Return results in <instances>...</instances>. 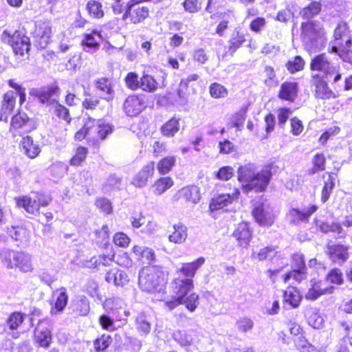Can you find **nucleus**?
<instances>
[{
  "label": "nucleus",
  "instance_id": "obj_9",
  "mask_svg": "<svg viewBox=\"0 0 352 352\" xmlns=\"http://www.w3.org/2000/svg\"><path fill=\"white\" fill-rule=\"evenodd\" d=\"M309 69L312 72L320 73L327 78H333L334 82L342 78L340 65L333 63L325 52L317 54L311 59Z\"/></svg>",
  "mask_w": 352,
  "mask_h": 352
},
{
  "label": "nucleus",
  "instance_id": "obj_25",
  "mask_svg": "<svg viewBox=\"0 0 352 352\" xmlns=\"http://www.w3.org/2000/svg\"><path fill=\"white\" fill-rule=\"evenodd\" d=\"M104 280L109 284H113L116 287H124L129 281L130 278L126 272L119 268H111L107 270L104 275Z\"/></svg>",
  "mask_w": 352,
  "mask_h": 352
},
{
  "label": "nucleus",
  "instance_id": "obj_37",
  "mask_svg": "<svg viewBox=\"0 0 352 352\" xmlns=\"http://www.w3.org/2000/svg\"><path fill=\"white\" fill-rule=\"evenodd\" d=\"M131 252L137 259L142 263L151 264L155 259V254L153 249L135 245L131 248Z\"/></svg>",
  "mask_w": 352,
  "mask_h": 352
},
{
  "label": "nucleus",
  "instance_id": "obj_13",
  "mask_svg": "<svg viewBox=\"0 0 352 352\" xmlns=\"http://www.w3.org/2000/svg\"><path fill=\"white\" fill-rule=\"evenodd\" d=\"M215 2L214 0H208L205 10L210 14V18L212 20L219 19L216 28L215 34L220 37H223L226 32L230 28V20L231 16H234L232 10H227L224 12H214Z\"/></svg>",
  "mask_w": 352,
  "mask_h": 352
},
{
  "label": "nucleus",
  "instance_id": "obj_34",
  "mask_svg": "<svg viewBox=\"0 0 352 352\" xmlns=\"http://www.w3.org/2000/svg\"><path fill=\"white\" fill-rule=\"evenodd\" d=\"M89 155L88 147L78 144L74 148L73 153L68 163L73 167H80L86 162Z\"/></svg>",
  "mask_w": 352,
  "mask_h": 352
},
{
  "label": "nucleus",
  "instance_id": "obj_60",
  "mask_svg": "<svg viewBox=\"0 0 352 352\" xmlns=\"http://www.w3.org/2000/svg\"><path fill=\"white\" fill-rule=\"evenodd\" d=\"M307 270L293 269L283 276V282L287 283L290 278H293L296 283H300L307 278Z\"/></svg>",
  "mask_w": 352,
  "mask_h": 352
},
{
  "label": "nucleus",
  "instance_id": "obj_31",
  "mask_svg": "<svg viewBox=\"0 0 352 352\" xmlns=\"http://www.w3.org/2000/svg\"><path fill=\"white\" fill-rule=\"evenodd\" d=\"M322 280L312 279L311 280V287L308 289L305 294V298L307 300H315L320 296L326 294H331L333 291V287L330 286L327 287H322Z\"/></svg>",
  "mask_w": 352,
  "mask_h": 352
},
{
  "label": "nucleus",
  "instance_id": "obj_42",
  "mask_svg": "<svg viewBox=\"0 0 352 352\" xmlns=\"http://www.w3.org/2000/svg\"><path fill=\"white\" fill-rule=\"evenodd\" d=\"M311 167L307 171L309 176L314 175L319 172L324 171L326 169L327 158L322 152L315 153L311 158Z\"/></svg>",
  "mask_w": 352,
  "mask_h": 352
},
{
  "label": "nucleus",
  "instance_id": "obj_58",
  "mask_svg": "<svg viewBox=\"0 0 352 352\" xmlns=\"http://www.w3.org/2000/svg\"><path fill=\"white\" fill-rule=\"evenodd\" d=\"M325 280L331 284L342 285L344 283L343 274L340 269L333 267L327 274Z\"/></svg>",
  "mask_w": 352,
  "mask_h": 352
},
{
  "label": "nucleus",
  "instance_id": "obj_47",
  "mask_svg": "<svg viewBox=\"0 0 352 352\" xmlns=\"http://www.w3.org/2000/svg\"><path fill=\"white\" fill-rule=\"evenodd\" d=\"M160 82L151 74H143L141 76L140 88L146 93H154L160 88Z\"/></svg>",
  "mask_w": 352,
  "mask_h": 352
},
{
  "label": "nucleus",
  "instance_id": "obj_21",
  "mask_svg": "<svg viewBox=\"0 0 352 352\" xmlns=\"http://www.w3.org/2000/svg\"><path fill=\"white\" fill-rule=\"evenodd\" d=\"M327 254L333 263L342 265L349 258L348 246L341 243L329 244L327 246Z\"/></svg>",
  "mask_w": 352,
  "mask_h": 352
},
{
  "label": "nucleus",
  "instance_id": "obj_39",
  "mask_svg": "<svg viewBox=\"0 0 352 352\" xmlns=\"http://www.w3.org/2000/svg\"><path fill=\"white\" fill-rule=\"evenodd\" d=\"M179 118L172 117L160 128L161 135L165 138H173L180 129Z\"/></svg>",
  "mask_w": 352,
  "mask_h": 352
},
{
  "label": "nucleus",
  "instance_id": "obj_8",
  "mask_svg": "<svg viewBox=\"0 0 352 352\" xmlns=\"http://www.w3.org/2000/svg\"><path fill=\"white\" fill-rule=\"evenodd\" d=\"M1 40L12 48L16 56H24L31 48L30 38L23 29L14 31L4 30L1 34Z\"/></svg>",
  "mask_w": 352,
  "mask_h": 352
},
{
  "label": "nucleus",
  "instance_id": "obj_44",
  "mask_svg": "<svg viewBox=\"0 0 352 352\" xmlns=\"http://www.w3.org/2000/svg\"><path fill=\"white\" fill-rule=\"evenodd\" d=\"M204 257H199L194 261L183 263L179 271L186 277L185 278L192 279L197 270L204 265Z\"/></svg>",
  "mask_w": 352,
  "mask_h": 352
},
{
  "label": "nucleus",
  "instance_id": "obj_14",
  "mask_svg": "<svg viewBox=\"0 0 352 352\" xmlns=\"http://www.w3.org/2000/svg\"><path fill=\"white\" fill-rule=\"evenodd\" d=\"M324 78L319 74H313L311 76L310 83L315 98L318 100L336 99L338 95L330 88Z\"/></svg>",
  "mask_w": 352,
  "mask_h": 352
},
{
  "label": "nucleus",
  "instance_id": "obj_29",
  "mask_svg": "<svg viewBox=\"0 0 352 352\" xmlns=\"http://www.w3.org/2000/svg\"><path fill=\"white\" fill-rule=\"evenodd\" d=\"M55 300L51 303V314L61 313L65 309L69 301V295L66 287H62L53 292Z\"/></svg>",
  "mask_w": 352,
  "mask_h": 352
},
{
  "label": "nucleus",
  "instance_id": "obj_61",
  "mask_svg": "<svg viewBox=\"0 0 352 352\" xmlns=\"http://www.w3.org/2000/svg\"><path fill=\"white\" fill-rule=\"evenodd\" d=\"M235 326L238 331L246 333L253 329L254 322L251 318L243 316L236 321Z\"/></svg>",
  "mask_w": 352,
  "mask_h": 352
},
{
  "label": "nucleus",
  "instance_id": "obj_19",
  "mask_svg": "<svg viewBox=\"0 0 352 352\" xmlns=\"http://www.w3.org/2000/svg\"><path fill=\"white\" fill-rule=\"evenodd\" d=\"M33 37L38 47L45 48L52 41V26L50 23L44 21H38L35 25Z\"/></svg>",
  "mask_w": 352,
  "mask_h": 352
},
{
  "label": "nucleus",
  "instance_id": "obj_5",
  "mask_svg": "<svg viewBox=\"0 0 352 352\" xmlns=\"http://www.w3.org/2000/svg\"><path fill=\"white\" fill-rule=\"evenodd\" d=\"M9 87L15 91L8 90L2 96L0 104V120L7 122L9 116L13 112L16 106V95L19 98V104L21 106L26 101V89L21 84L17 82L15 79L11 78L7 80Z\"/></svg>",
  "mask_w": 352,
  "mask_h": 352
},
{
  "label": "nucleus",
  "instance_id": "obj_3",
  "mask_svg": "<svg viewBox=\"0 0 352 352\" xmlns=\"http://www.w3.org/2000/svg\"><path fill=\"white\" fill-rule=\"evenodd\" d=\"M168 273L162 267L149 265L144 267L139 274L138 284L142 290L153 295V300L162 298L166 287Z\"/></svg>",
  "mask_w": 352,
  "mask_h": 352
},
{
  "label": "nucleus",
  "instance_id": "obj_6",
  "mask_svg": "<svg viewBox=\"0 0 352 352\" xmlns=\"http://www.w3.org/2000/svg\"><path fill=\"white\" fill-rule=\"evenodd\" d=\"M174 295L170 296L165 290L162 298H157V301L164 302V306L169 310H173L183 304L184 298L187 294L193 289L194 283L191 278L181 277L174 278L170 285Z\"/></svg>",
  "mask_w": 352,
  "mask_h": 352
},
{
  "label": "nucleus",
  "instance_id": "obj_48",
  "mask_svg": "<svg viewBox=\"0 0 352 352\" xmlns=\"http://www.w3.org/2000/svg\"><path fill=\"white\" fill-rule=\"evenodd\" d=\"M86 10L90 17L100 19L104 16L102 3L97 0H89L86 4Z\"/></svg>",
  "mask_w": 352,
  "mask_h": 352
},
{
  "label": "nucleus",
  "instance_id": "obj_35",
  "mask_svg": "<svg viewBox=\"0 0 352 352\" xmlns=\"http://www.w3.org/2000/svg\"><path fill=\"white\" fill-rule=\"evenodd\" d=\"M110 230L105 224L94 231V242L100 248H109L112 245L109 241Z\"/></svg>",
  "mask_w": 352,
  "mask_h": 352
},
{
  "label": "nucleus",
  "instance_id": "obj_50",
  "mask_svg": "<svg viewBox=\"0 0 352 352\" xmlns=\"http://www.w3.org/2000/svg\"><path fill=\"white\" fill-rule=\"evenodd\" d=\"M25 318V314L21 311H14L11 313L8 319L6 324L11 331L17 330L23 323Z\"/></svg>",
  "mask_w": 352,
  "mask_h": 352
},
{
  "label": "nucleus",
  "instance_id": "obj_40",
  "mask_svg": "<svg viewBox=\"0 0 352 352\" xmlns=\"http://www.w3.org/2000/svg\"><path fill=\"white\" fill-rule=\"evenodd\" d=\"M283 301L287 303L292 308H297L299 307L302 296L298 289L293 286H288L283 293Z\"/></svg>",
  "mask_w": 352,
  "mask_h": 352
},
{
  "label": "nucleus",
  "instance_id": "obj_22",
  "mask_svg": "<svg viewBox=\"0 0 352 352\" xmlns=\"http://www.w3.org/2000/svg\"><path fill=\"white\" fill-rule=\"evenodd\" d=\"M252 215L254 221L261 226H271L275 220V215L268 210L263 203L254 206L252 210Z\"/></svg>",
  "mask_w": 352,
  "mask_h": 352
},
{
  "label": "nucleus",
  "instance_id": "obj_12",
  "mask_svg": "<svg viewBox=\"0 0 352 352\" xmlns=\"http://www.w3.org/2000/svg\"><path fill=\"white\" fill-rule=\"evenodd\" d=\"M36 128L34 121L23 111H18L11 118L9 132L12 138H19Z\"/></svg>",
  "mask_w": 352,
  "mask_h": 352
},
{
  "label": "nucleus",
  "instance_id": "obj_38",
  "mask_svg": "<svg viewBox=\"0 0 352 352\" xmlns=\"http://www.w3.org/2000/svg\"><path fill=\"white\" fill-rule=\"evenodd\" d=\"M174 186V180L170 176L162 175L154 181L151 185L153 192L161 195Z\"/></svg>",
  "mask_w": 352,
  "mask_h": 352
},
{
  "label": "nucleus",
  "instance_id": "obj_27",
  "mask_svg": "<svg viewBox=\"0 0 352 352\" xmlns=\"http://www.w3.org/2000/svg\"><path fill=\"white\" fill-rule=\"evenodd\" d=\"M33 339L38 347L47 349L52 343V334L47 327L38 325L34 331Z\"/></svg>",
  "mask_w": 352,
  "mask_h": 352
},
{
  "label": "nucleus",
  "instance_id": "obj_4",
  "mask_svg": "<svg viewBox=\"0 0 352 352\" xmlns=\"http://www.w3.org/2000/svg\"><path fill=\"white\" fill-rule=\"evenodd\" d=\"M333 37L328 52L336 54L344 63L352 65V36L349 27L346 23L338 24Z\"/></svg>",
  "mask_w": 352,
  "mask_h": 352
},
{
  "label": "nucleus",
  "instance_id": "obj_32",
  "mask_svg": "<svg viewBox=\"0 0 352 352\" xmlns=\"http://www.w3.org/2000/svg\"><path fill=\"white\" fill-rule=\"evenodd\" d=\"M96 89L107 96L103 98L108 102L112 101L114 98L115 91L111 80L107 77H100L94 82Z\"/></svg>",
  "mask_w": 352,
  "mask_h": 352
},
{
  "label": "nucleus",
  "instance_id": "obj_7",
  "mask_svg": "<svg viewBox=\"0 0 352 352\" xmlns=\"http://www.w3.org/2000/svg\"><path fill=\"white\" fill-rule=\"evenodd\" d=\"M151 1L153 0H128L123 8L122 19L133 25L144 23L152 13L150 8L144 3Z\"/></svg>",
  "mask_w": 352,
  "mask_h": 352
},
{
  "label": "nucleus",
  "instance_id": "obj_43",
  "mask_svg": "<svg viewBox=\"0 0 352 352\" xmlns=\"http://www.w3.org/2000/svg\"><path fill=\"white\" fill-rule=\"evenodd\" d=\"M70 309L76 316H87L90 310L89 302L85 296L80 297L72 301Z\"/></svg>",
  "mask_w": 352,
  "mask_h": 352
},
{
  "label": "nucleus",
  "instance_id": "obj_59",
  "mask_svg": "<svg viewBox=\"0 0 352 352\" xmlns=\"http://www.w3.org/2000/svg\"><path fill=\"white\" fill-rule=\"evenodd\" d=\"M263 73L265 74L263 83L270 87H276L278 84L276 73L272 66L266 65L264 67Z\"/></svg>",
  "mask_w": 352,
  "mask_h": 352
},
{
  "label": "nucleus",
  "instance_id": "obj_51",
  "mask_svg": "<svg viewBox=\"0 0 352 352\" xmlns=\"http://www.w3.org/2000/svg\"><path fill=\"white\" fill-rule=\"evenodd\" d=\"M53 114L60 120L69 124L72 121L69 110L63 104L56 101L52 109Z\"/></svg>",
  "mask_w": 352,
  "mask_h": 352
},
{
  "label": "nucleus",
  "instance_id": "obj_64",
  "mask_svg": "<svg viewBox=\"0 0 352 352\" xmlns=\"http://www.w3.org/2000/svg\"><path fill=\"white\" fill-rule=\"evenodd\" d=\"M219 153L221 155H229L236 152L237 146L228 139L220 140L218 143Z\"/></svg>",
  "mask_w": 352,
  "mask_h": 352
},
{
  "label": "nucleus",
  "instance_id": "obj_49",
  "mask_svg": "<svg viewBox=\"0 0 352 352\" xmlns=\"http://www.w3.org/2000/svg\"><path fill=\"white\" fill-rule=\"evenodd\" d=\"M113 342L111 336L103 333L93 341L94 349L96 352H105Z\"/></svg>",
  "mask_w": 352,
  "mask_h": 352
},
{
  "label": "nucleus",
  "instance_id": "obj_28",
  "mask_svg": "<svg viewBox=\"0 0 352 352\" xmlns=\"http://www.w3.org/2000/svg\"><path fill=\"white\" fill-rule=\"evenodd\" d=\"M155 174V162L149 161L144 165L133 178L132 183L137 187L144 186Z\"/></svg>",
  "mask_w": 352,
  "mask_h": 352
},
{
  "label": "nucleus",
  "instance_id": "obj_53",
  "mask_svg": "<svg viewBox=\"0 0 352 352\" xmlns=\"http://www.w3.org/2000/svg\"><path fill=\"white\" fill-rule=\"evenodd\" d=\"M277 246L267 245L261 248L256 253V258L259 261H270L276 256Z\"/></svg>",
  "mask_w": 352,
  "mask_h": 352
},
{
  "label": "nucleus",
  "instance_id": "obj_52",
  "mask_svg": "<svg viewBox=\"0 0 352 352\" xmlns=\"http://www.w3.org/2000/svg\"><path fill=\"white\" fill-rule=\"evenodd\" d=\"M208 91L211 98L214 99L224 98L228 95V89L221 83L217 82H212L210 85Z\"/></svg>",
  "mask_w": 352,
  "mask_h": 352
},
{
  "label": "nucleus",
  "instance_id": "obj_33",
  "mask_svg": "<svg viewBox=\"0 0 352 352\" xmlns=\"http://www.w3.org/2000/svg\"><path fill=\"white\" fill-rule=\"evenodd\" d=\"M322 10L321 0H311V1L300 9L299 15L302 19L309 20L319 15Z\"/></svg>",
  "mask_w": 352,
  "mask_h": 352
},
{
  "label": "nucleus",
  "instance_id": "obj_36",
  "mask_svg": "<svg viewBox=\"0 0 352 352\" xmlns=\"http://www.w3.org/2000/svg\"><path fill=\"white\" fill-rule=\"evenodd\" d=\"M188 228L182 223H175L168 239L170 243L182 244L188 238Z\"/></svg>",
  "mask_w": 352,
  "mask_h": 352
},
{
  "label": "nucleus",
  "instance_id": "obj_20",
  "mask_svg": "<svg viewBox=\"0 0 352 352\" xmlns=\"http://www.w3.org/2000/svg\"><path fill=\"white\" fill-rule=\"evenodd\" d=\"M60 93L61 90L60 86L55 82L41 87V89L36 92V97L41 103L48 104L56 102V101L58 100Z\"/></svg>",
  "mask_w": 352,
  "mask_h": 352
},
{
  "label": "nucleus",
  "instance_id": "obj_17",
  "mask_svg": "<svg viewBox=\"0 0 352 352\" xmlns=\"http://www.w3.org/2000/svg\"><path fill=\"white\" fill-rule=\"evenodd\" d=\"M240 195L241 192L238 188H235L231 194L221 193L216 195L210 201L209 210L211 212L221 210L237 201Z\"/></svg>",
  "mask_w": 352,
  "mask_h": 352
},
{
  "label": "nucleus",
  "instance_id": "obj_63",
  "mask_svg": "<svg viewBox=\"0 0 352 352\" xmlns=\"http://www.w3.org/2000/svg\"><path fill=\"white\" fill-rule=\"evenodd\" d=\"M318 229L324 233L335 232L338 234H341L343 231L342 226L338 222L329 223L327 221H322L318 225Z\"/></svg>",
  "mask_w": 352,
  "mask_h": 352
},
{
  "label": "nucleus",
  "instance_id": "obj_54",
  "mask_svg": "<svg viewBox=\"0 0 352 352\" xmlns=\"http://www.w3.org/2000/svg\"><path fill=\"white\" fill-rule=\"evenodd\" d=\"M305 62L303 58L300 56L297 55L293 59L289 60L286 63L285 67L290 74H294L302 71L305 68Z\"/></svg>",
  "mask_w": 352,
  "mask_h": 352
},
{
  "label": "nucleus",
  "instance_id": "obj_10",
  "mask_svg": "<svg viewBox=\"0 0 352 352\" xmlns=\"http://www.w3.org/2000/svg\"><path fill=\"white\" fill-rule=\"evenodd\" d=\"M14 200L16 207L22 208L28 214L36 216L40 214V208L47 207L52 199L50 195L36 192L34 198L26 195L15 197Z\"/></svg>",
  "mask_w": 352,
  "mask_h": 352
},
{
  "label": "nucleus",
  "instance_id": "obj_45",
  "mask_svg": "<svg viewBox=\"0 0 352 352\" xmlns=\"http://www.w3.org/2000/svg\"><path fill=\"white\" fill-rule=\"evenodd\" d=\"M245 42V36L242 32L239 31L234 32L228 40L226 53L232 56Z\"/></svg>",
  "mask_w": 352,
  "mask_h": 352
},
{
  "label": "nucleus",
  "instance_id": "obj_2",
  "mask_svg": "<svg viewBox=\"0 0 352 352\" xmlns=\"http://www.w3.org/2000/svg\"><path fill=\"white\" fill-rule=\"evenodd\" d=\"M113 131V126L100 119L89 117L82 126L74 133V139L80 142L85 140L91 147L99 148L100 142L104 140Z\"/></svg>",
  "mask_w": 352,
  "mask_h": 352
},
{
  "label": "nucleus",
  "instance_id": "obj_30",
  "mask_svg": "<svg viewBox=\"0 0 352 352\" xmlns=\"http://www.w3.org/2000/svg\"><path fill=\"white\" fill-rule=\"evenodd\" d=\"M19 147L30 159L37 157L41 152L40 146L30 135L23 137L19 143Z\"/></svg>",
  "mask_w": 352,
  "mask_h": 352
},
{
  "label": "nucleus",
  "instance_id": "obj_1",
  "mask_svg": "<svg viewBox=\"0 0 352 352\" xmlns=\"http://www.w3.org/2000/svg\"><path fill=\"white\" fill-rule=\"evenodd\" d=\"M278 168L274 163H269L263 166L262 168L256 171L253 164H247L240 166L237 169V179L241 184V188L244 193L250 192H264Z\"/></svg>",
  "mask_w": 352,
  "mask_h": 352
},
{
  "label": "nucleus",
  "instance_id": "obj_62",
  "mask_svg": "<svg viewBox=\"0 0 352 352\" xmlns=\"http://www.w3.org/2000/svg\"><path fill=\"white\" fill-rule=\"evenodd\" d=\"M182 5L184 11L190 14L199 12L203 6L201 0H184Z\"/></svg>",
  "mask_w": 352,
  "mask_h": 352
},
{
  "label": "nucleus",
  "instance_id": "obj_56",
  "mask_svg": "<svg viewBox=\"0 0 352 352\" xmlns=\"http://www.w3.org/2000/svg\"><path fill=\"white\" fill-rule=\"evenodd\" d=\"M97 35L99 38H101V33L97 30H93L90 34H86L84 36V38L81 42V45L83 47H87L89 49H93L96 50L100 47V43L98 41H96L94 35Z\"/></svg>",
  "mask_w": 352,
  "mask_h": 352
},
{
  "label": "nucleus",
  "instance_id": "obj_18",
  "mask_svg": "<svg viewBox=\"0 0 352 352\" xmlns=\"http://www.w3.org/2000/svg\"><path fill=\"white\" fill-rule=\"evenodd\" d=\"M324 34L322 25L316 21L307 20L300 24V35L304 39L314 42Z\"/></svg>",
  "mask_w": 352,
  "mask_h": 352
},
{
  "label": "nucleus",
  "instance_id": "obj_15",
  "mask_svg": "<svg viewBox=\"0 0 352 352\" xmlns=\"http://www.w3.org/2000/svg\"><path fill=\"white\" fill-rule=\"evenodd\" d=\"M102 252L91 256L86 261L87 267L89 269L100 270L111 265L116 258V251L113 245L109 248L101 249Z\"/></svg>",
  "mask_w": 352,
  "mask_h": 352
},
{
  "label": "nucleus",
  "instance_id": "obj_46",
  "mask_svg": "<svg viewBox=\"0 0 352 352\" xmlns=\"http://www.w3.org/2000/svg\"><path fill=\"white\" fill-rule=\"evenodd\" d=\"M316 205H311L306 210H300L299 208H291L289 211V215L294 221L308 222L310 217L318 210Z\"/></svg>",
  "mask_w": 352,
  "mask_h": 352
},
{
  "label": "nucleus",
  "instance_id": "obj_55",
  "mask_svg": "<svg viewBox=\"0 0 352 352\" xmlns=\"http://www.w3.org/2000/svg\"><path fill=\"white\" fill-rule=\"evenodd\" d=\"M248 107H245L232 114L230 119V126L238 129L243 126L247 117Z\"/></svg>",
  "mask_w": 352,
  "mask_h": 352
},
{
  "label": "nucleus",
  "instance_id": "obj_23",
  "mask_svg": "<svg viewBox=\"0 0 352 352\" xmlns=\"http://www.w3.org/2000/svg\"><path fill=\"white\" fill-rule=\"evenodd\" d=\"M299 92L298 82L294 80L283 82L278 91V98L283 101L294 102L298 98Z\"/></svg>",
  "mask_w": 352,
  "mask_h": 352
},
{
  "label": "nucleus",
  "instance_id": "obj_57",
  "mask_svg": "<svg viewBox=\"0 0 352 352\" xmlns=\"http://www.w3.org/2000/svg\"><path fill=\"white\" fill-rule=\"evenodd\" d=\"M124 82L128 89L132 91L140 89L141 85V77L134 72L127 73L124 78Z\"/></svg>",
  "mask_w": 352,
  "mask_h": 352
},
{
  "label": "nucleus",
  "instance_id": "obj_41",
  "mask_svg": "<svg viewBox=\"0 0 352 352\" xmlns=\"http://www.w3.org/2000/svg\"><path fill=\"white\" fill-rule=\"evenodd\" d=\"M177 163L175 155H166L161 157L156 164V168L160 175H166L170 173Z\"/></svg>",
  "mask_w": 352,
  "mask_h": 352
},
{
  "label": "nucleus",
  "instance_id": "obj_11",
  "mask_svg": "<svg viewBox=\"0 0 352 352\" xmlns=\"http://www.w3.org/2000/svg\"><path fill=\"white\" fill-rule=\"evenodd\" d=\"M2 262L10 269H18L23 273L31 272L34 267L31 256L23 251L8 250L1 254Z\"/></svg>",
  "mask_w": 352,
  "mask_h": 352
},
{
  "label": "nucleus",
  "instance_id": "obj_26",
  "mask_svg": "<svg viewBox=\"0 0 352 352\" xmlns=\"http://www.w3.org/2000/svg\"><path fill=\"white\" fill-rule=\"evenodd\" d=\"M323 185L321 190V201L325 203L331 197V193L338 181V173L333 171H327L322 174Z\"/></svg>",
  "mask_w": 352,
  "mask_h": 352
},
{
  "label": "nucleus",
  "instance_id": "obj_24",
  "mask_svg": "<svg viewBox=\"0 0 352 352\" xmlns=\"http://www.w3.org/2000/svg\"><path fill=\"white\" fill-rule=\"evenodd\" d=\"M232 236L238 242V245L242 248H248L252 239V230L250 223L242 221L238 223L232 232Z\"/></svg>",
  "mask_w": 352,
  "mask_h": 352
},
{
  "label": "nucleus",
  "instance_id": "obj_16",
  "mask_svg": "<svg viewBox=\"0 0 352 352\" xmlns=\"http://www.w3.org/2000/svg\"><path fill=\"white\" fill-rule=\"evenodd\" d=\"M146 107V101L144 95L133 94L129 95L124 101L123 110L129 117L138 116Z\"/></svg>",
  "mask_w": 352,
  "mask_h": 352
}]
</instances>
